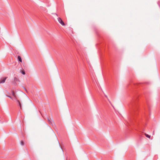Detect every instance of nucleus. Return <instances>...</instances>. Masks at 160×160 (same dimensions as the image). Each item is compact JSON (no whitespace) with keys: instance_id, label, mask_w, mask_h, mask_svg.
Wrapping results in <instances>:
<instances>
[{"instance_id":"7ed1b4c3","label":"nucleus","mask_w":160,"mask_h":160,"mask_svg":"<svg viewBox=\"0 0 160 160\" xmlns=\"http://www.w3.org/2000/svg\"><path fill=\"white\" fill-rule=\"evenodd\" d=\"M58 22L62 26H64L65 25V23L62 21L61 18H58Z\"/></svg>"},{"instance_id":"4468645a","label":"nucleus","mask_w":160,"mask_h":160,"mask_svg":"<svg viewBox=\"0 0 160 160\" xmlns=\"http://www.w3.org/2000/svg\"><path fill=\"white\" fill-rule=\"evenodd\" d=\"M106 97H107V96H105Z\"/></svg>"},{"instance_id":"ddd939ff","label":"nucleus","mask_w":160,"mask_h":160,"mask_svg":"<svg viewBox=\"0 0 160 160\" xmlns=\"http://www.w3.org/2000/svg\"><path fill=\"white\" fill-rule=\"evenodd\" d=\"M15 84H16V82H15Z\"/></svg>"},{"instance_id":"f257e3e1","label":"nucleus","mask_w":160,"mask_h":160,"mask_svg":"<svg viewBox=\"0 0 160 160\" xmlns=\"http://www.w3.org/2000/svg\"><path fill=\"white\" fill-rule=\"evenodd\" d=\"M130 105L134 111H135L136 110L138 109L137 97L133 99L131 102Z\"/></svg>"},{"instance_id":"39448f33","label":"nucleus","mask_w":160,"mask_h":160,"mask_svg":"<svg viewBox=\"0 0 160 160\" xmlns=\"http://www.w3.org/2000/svg\"><path fill=\"white\" fill-rule=\"evenodd\" d=\"M18 61H19L21 62H22V60L20 56H18Z\"/></svg>"},{"instance_id":"423d86ee","label":"nucleus","mask_w":160,"mask_h":160,"mask_svg":"<svg viewBox=\"0 0 160 160\" xmlns=\"http://www.w3.org/2000/svg\"><path fill=\"white\" fill-rule=\"evenodd\" d=\"M48 123H49V124H50V125H52V122L48 118Z\"/></svg>"},{"instance_id":"6e6552de","label":"nucleus","mask_w":160,"mask_h":160,"mask_svg":"<svg viewBox=\"0 0 160 160\" xmlns=\"http://www.w3.org/2000/svg\"><path fill=\"white\" fill-rule=\"evenodd\" d=\"M6 96L7 97L10 98H11V99H12V100H13L14 99V98H12V97H11V96H9V95H7Z\"/></svg>"},{"instance_id":"1a4fd4ad","label":"nucleus","mask_w":160,"mask_h":160,"mask_svg":"<svg viewBox=\"0 0 160 160\" xmlns=\"http://www.w3.org/2000/svg\"><path fill=\"white\" fill-rule=\"evenodd\" d=\"M145 135L148 138H150L151 137L150 136L148 135V134H146V133L145 134Z\"/></svg>"},{"instance_id":"f8f14e48","label":"nucleus","mask_w":160,"mask_h":160,"mask_svg":"<svg viewBox=\"0 0 160 160\" xmlns=\"http://www.w3.org/2000/svg\"><path fill=\"white\" fill-rule=\"evenodd\" d=\"M130 122H131V120H130Z\"/></svg>"},{"instance_id":"9d476101","label":"nucleus","mask_w":160,"mask_h":160,"mask_svg":"<svg viewBox=\"0 0 160 160\" xmlns=\"http://www.w3.org/2000/svg\"><path fill=\"white\" fill-rule=\"evenodd\" d=\"M21 72L23 75H25V72L24 70H22L21 71Z\"/></svg>"},{"instance_id":"20e7f679","label":"nucleus","mask_w":160,"mask_h":160,"mask_svg":"<svg viewBox=\"0 0 160 160\" xmlns=\"http://www.w3.org/2000/svg\"><path fill=\"white\" fill-rule=\"evenodd\" d=\"M7 77H5L3 80L0 81V83H3L5 82L7 78Z\"/></svg>"},{"instance_id":"f03ea898","label":"nucleus","mask_w":160,"mask_h":160,"mask_svg":"<svg viewBox=\"0 0 160 160\" xmlns=\"http://www.w3.org/2000/svg\"><path fill=\"white\" fill-rule=\"evenodd\" d=\"M12 95L14 97V100H15L17 102V103L20 106V108L21 109H22V105L20 101L17 98L16 96L15 95V92L14 91H12Z\"/></svg>"},{"instance_id":"9b49d317","label":"nucleus","mask_w":160,"mask_h":160,"mask_svg":"<svg viewBox=\"0 0 160 160\" xmlns=\"http://www.w3.org/2000/svg\"><path fill=\"white\" fill-rule=\"evenodd\" d=\"M21 144L22 145H24V142L23 141H21Z\"/></svg>"},{"instance_id":"0eeeda50","label":"nucleus","mask_w":160,"mask_h":160,"mask_svg":"<svg viewBox=\"0 0 160 160\" xmlns=\"http://www.w3.org/2000/svg\"><path fill=\"white\" fill-rule=\"evenodd\" d=\"M14 81L16 82V81H19V80L18 79V78L17 77H14Z\"/></svg>"}]
</instances>
